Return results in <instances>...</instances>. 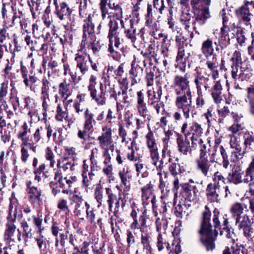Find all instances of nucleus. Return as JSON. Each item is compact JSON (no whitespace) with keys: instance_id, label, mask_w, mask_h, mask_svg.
<instances>
[{"instance_id":"61","label":"nucleus","mask_w":254,"mask_h":254,"mask_svg":"<svg viewBox=\"0 0 254 254\" xmlns=\"http://www.w3.org/2000/svg\"><path fill=\"white\" fill-rule=\"evenodd\" d=\"M45 157L47 160L50 161V167L53 168L56 163L54 160L55 156L51 148L49 147L46 148Z\"/></svg>"},{"instance_id":"42","label":"nucleus","mask_w":254,"mask_h":254,"mask_svg":"<svg viewBox=\"0 0 254 254\" xmlns=\"http://www.w3.org/2000/svg\"><path fill=\"white\" fill-rule=\"evenodd\" d=\"M83 32H86L88 33L94 34V25L92 23L91 14H89L87 19L84 20L83 25Z\"/></svg>"},{"instance_id":"34","label":"nucleus","mask_w":254,"mask_h":254,"mask_svg":"<svg viewBox=\"0 0 254 254\" xmlns=\"http://www.w3.org/2000/svg\"><path fill=\"white\" fill-rule=\"evenodd\" d=\"M59 94L64 100H66L72 94V89L70 87V84L67 83L64 80L59 85Z\"/></svg>"},{"instance_id":"64","label":"nucleus","mask_w":254,"mask_h":254,"mask_svg":"<svg viewBox=\"0 0 254 254\" xmlns=\"http://www.w3.org/2000/svg\"><path fill=\"white\" fill-rule=\"evenodd\" d=\"M157 230L160 231H165L168 226V221L166 219H160L158 218L156 221Z\"/></svg>"},{"instance_id":"57","label":"nucleus","mask_w":254,"mask_h":254,"mask_svg":"<svg viewBox=\"0 0 254 254\" xmlns=\"http://www.w3.org/2000/svg\"><path fill=\"white\" fill-rule=\"evenodd\" d=\"M230 110L228 106H224L218 110V114L219 115L218 122L222 123L224 119L229 116L230 114Z\"/></svg>"},{"instance_id":"39","label":"nucleus","mask_w":254,"mask_h":254,"mask_svg":"<svg viewBox=\"0 0 254 254\" xmlns=\"http://www.w3.org/2000/svg\"><path fill=\"white\" fill-rule=\"evenodd\" d=\"M232 217L233 219L243 216L244 214V207L243 204L240 202L234 203L230 209Z\"/></svg>"},{"instance_id":"47","label":"nucleus","mask_w":254,"mask_h":254,"mask_svg":"<svg viewBox=\"0 0 254 254\" xmlns=\"http://www.w3.org/2000/svg\"><path fill=\"white\" fill-rule=\"evenodd\" d=\"M56 119L58 121H63V119L66 120L68 118V112L66 108L64 110L61 104H59L57 107Z\"/></svg>"},{"instance_id":"19","label":"nucleus","mask_w":254,"mask_h":254,"mask_svg":"<svg viewBox=\"0 0 254 254\" xmlns=\"http://www.w3.org/2000/svg\"><path fill=\"white\" fill-rule=\"evenodd\" d=\"M16 230L15 224L6 223L3 240L6 244L15 242Z\"/></svg>"},{"instance_id":"58","label":"nucleus","mask_w":254,"mask_h":254,"mask_svg":"<svg viewBox=\"0 0 254 254\" xmlns=\"http://www.w3.org/2000/svg\"><path fill=\"white\" fill-rule=\"evenodd\" d=\"M24 40L26 43L27 45L30 48L32 51L36 50L39 48L36 41L32 39L30 35L26 34L24 37Z\"/></svg>"},{"instance_id":"5","label":"nucleus","mask_w":254,"mask_h":254,"mask_svg":"<svg viewBox=\"0 0 254 254\" xmlns=\"http://www.w3.org/2000/svg\"><path fill=\"white\" fill-rule=\"evenodd\" d=\"M56 6L55 13L66 30L69 29L68 21L70 20V15L73 10L65 2H58L57 0H54Z\"/></svg>"},{"instance_id":"10","label":"nucleus","mask_w":254,"mask_h":254,"mask_svg":"<svg viewBox=\"0 0 254 254\" xmlns=\"http://www.w3.org/2000/svg\"><path fill=\"white\" fill-rule=\"evenodd\" d=\"M136 108L138 113L144 119V122L149 123L151 120V116L147 108L146 97L143 90L136 92Z\"/></svg>"},{"instance_id":"16","label":"nucleus","mask_w":254,"mask_h":254,"mask_svg":"<svg viewBox=\"0 0 254 254\" xmlns=\"http://www.w3.org/2000/svg\"><path fill=\"white\" fill-rule=\"evenodd\" d=\"M196 164L197 170L204 177H210L212 174V165L207 157H199L196 160Z\"/></svg>"},{"instance_id":"13","label":"nucleus","mask_w":254,"mask_h":254,"mask_svg":"<svg viewBox=\"0 0 254 254\" xmlns=\"http://www.w3.org/2000/svg\"><path fill=\"white\" fill-rule=\"evenodd\" d=\"M182 193L186 199L193 201L197 199L200 193L197 185L190 183H182L180 185Z\"/></svg>"},{"instance_id":"54","label":"nucleus","mask_w":254,"mask_h":254,"mask_svg":"<svg viewBox=\"0 0 254 254\" xmlns=\"http://www.w3.org/2000/svg\"><path fill=\"white\" fill-rule=\"evenodd\" d=\"M107 92L110 94V99H114L116 101L117 108H118L119 106L121 103V100L118 97H117V91L115 90L114 86L111 87L110 85H108V87L107 86Z\"/></svg>"},{"instance_id":"25","label":"nucleus","mask_w":254,"mask_h":254,"mask_svg":"<svg viewBox=\"0 0 254 254\" xmlns=\"http://www.w3.org/2000/svg\"><path fill=\"white\" fill-rule=\"evenodd\" d=\"M214 84L211 88V95L215 103H219L222 100V86L220 81L214 82Z\"/></svg>"},{"instance_id":"1","label":"nucleus","mask_w":254,"mask_h":254,"mask_svg":"<svg viewBox=\"0 0 254 254\" xmlns=\"http://www.w3.org/2000/svg\"><path fill=\"white\" fill-rule=\"evenodd\" d=\"M213 222L214 229L210 223L211 211L206 205L205 210L202 212L200 229L198 234L200 235L199 240L207 251H212L215 248V241L218 235L217 229H221L220 222L218 219L219 212L215 209L213 211Z\"/></svg>"},{"instance_id":"21","label":"nucleus","mask_w":254,"mask_h":254,"mask_svg":"<svg viewBox=\"0 0 254 254\" xmlns=\"http://www.w3.org/2000/svg\"><path fill=\"white\" fill-rule=\"evenodd\" d=\"M75 61L76 63V67L79 69L83 75L88 71L90 64L92 63L90 59L88 61L84 56L79 54L76 55Z\"/></svg>"},{"instance_id":"48","label":"nucleus","mask_w":254,"mask_h":254,"mask_svg":"<svg viewBox=\"0 0 254 254\" xmlns=\"http://www.w3.org/2000/svg\"><path fill=\"white\" fill-rule=\"evenodd\" d=\"M129 171L127 169L123 168L122 170L119 173V175L121 179L122 183L127 188H130L129 176L128 175Z\"/></svg>"},{"instance_id":"60","label":"nucleus","mask_w":254,"mask_h":254,"mask_svg":"<svg viewBox=\"0 0 254 254\" xmlns=\"http://www.w3.org/2000/svg\"><path fill=\"white\" fill-rule=\"evenodd\" d=\"M38 80V78L35 75H30L28 78V82H30L31 83L30 86V89L35 93L39 91V86L37 84Z\"/></svg>"},{"instance_id":"46","label":"nucleus","mask_w":254,"mask_h":254,"mask_svg":"<svg viewBox=\"0 0 254 254\" xmlns=\"http://www.w3.org/2000/svg\"><path fill=\"white\" fill-rule=\"evenodd\" d=\"M127 195H128V193L124 192L123 193L124 197H122L121 194H119V197H118L117 200H115L114 202L115 207L114 211V213L115 215H116V214L118 212L121 206L122 208L124 209L126 203V200H125V198Z\"/></svg>"},{"instance_id":"40","label":"nucleus","mask_w":254,"mask_h":254,"mask_svg":"<svg viewBox=\"0 0 254 254\" xmlns=\"http://www.w3.org/2000/svg\"><path fill=\"white\" fill-rule=\"evenodd\" d=\"M148 100H161V97L162 95V89L161 86H157L153 89L152 91L149 90L147 92Z\"/></svg>"},{"instance_id":"2","label":"nucleus","mask_w":254,"mask_h":254,"mask_svg":"<svg viewBox=\"0 0 254 254\" xmlns=\"http://www.w3.org/2000/svg\"><path fill=\"white\" fill-rule=\"evenodd\" d=\"M99 6L103 24L109 20L108 23L109 29L107 36L109 40L108 52L114 60L119 61L121 58V54L118 50L121 46L122 41L120 37V32L118 31L119 29V23L117 19L113 17V15H109L108 8L105 7V5L103 7L99 3Z\"/></svg>"},{"instance_id":"43","label":"nucleus","mask_w":254,"mask_h":254,"mask_svg":"<svg viewBox=\"0 0 254 254\" xmlns=\"http://www.w3.org/2000/svg\"><path fill=\"white\" fill-rule=\"evenodd\" d=\"M107 197V202L108 204L109 211H112L113 207V204L116 200H117V196L114 193L111 189L106 188L105 189Z\"/></svg>"},{"instance_id":"36","label":"nucleus","mask_w":254,"mask_h":254,"mask_svg":"<svg viewBox=\"0 0 254 254\" xmlns=\"http://www.w3.org/2000/svg\"><path fill=\"white\" fill-rule=\"evenodd\" d=\"M214 151L215 152L212 153V156H215L217 153L220 154L223 159V167L225 169L227 168L229 165V161L228 160V156L223 146H214Z\"/></svg>"},{"instance_id":"44","label":"nucleus","mask_w":254,"mask_h":254,"mask_svg":"<svg viewBox=\"0 0 254 254\" xmlns=\"http://www.w3.org/2000/svg\"><path fill=\"white\" fill-rule=\"evenodd\" d=\"M170 174L174 177L185 172V170L183 167H181L178 163H172L169 167Z\"/></svg>"},{"instance_id":"56","label":"nucleus","mask_w":254,"mask_h":254,"mask_svg":"<svg viewBox=\"0 0 254 254\" xmlns=\"http://www.w3.org/2000/svg\"><path fill=\"white\" fill-rule=\"evenodd\" d=\"M20 225L23 231V238H24V241H25L26 239H27L31 235V229L29 226V225L25 219L22 220L20 222Z\"/></svg>"},{"instance_id":"49","label":"nucleus","mask_w":254,"mask_h":254,"mask_svg":"<svg viewBox=\"0 0 254 254\" xmlns=\"http://www.w3.org/2000/svg\"><path fill=\"white\" fill-rule=\"evenodd\" d=\"M95 39V34L88 33L86 32H83L82 39L81 43V47L84 49L87 45L92 42Z\"/></svg>"},{"instance_id":"28","label":"nucleus","mask_w":254,"mask_h":254,"mask_svg":"<svg viewBox=\"0 0 254 254\" xmlns=\"http://www.w3.org/2000/svg\"><path fill=\"white\" fill-rule=\"evenodd\" d=\"M136 30L134 26V21L133 19H131L128 21V27H126L124 31L126 37L134 44H135L136 40Z\"/></svg>"},{"instance_id":"32","label":"nucleus","mask_w":254,"mask_h":254,"mask_svg":"<svg viewBox=\"0 0 254 254\" xmlns=\"http://www.w3.org/2000/svg\"><path fill=\"white\" fill-rule=\"evenodd\" d=\"M146 226V216L143 213L139 214L137 218L133 220V222L130 225L131 229H139L141 232H143L144 228Z\"/></svg>"},{"instance_id":"62","label":"nucleus","mask_w":254,"mask_h":254,"mask_svg":"<svg viewBox=\"0 0 254 254\" xmlns=\"http://www.w3.org/2000/svg\"><path fill=\"white\" fill-rule=\"evenodd\" d=\"M157 247L158 251L160 252L162 251L164 247H166L167 249L169 250L170 248L169 244L163 240L161 234H159L157 238Z\"/></svg>"},{"instance_id":"14","label":"nucleus","mask_w":254,"mask_h":254,"mask_svg":"<svg viewBox=\"0 0 254 254\" xmlns=\"http://www.w3.org/2000/svg\"><path fill=\"white\" fill-rule=\"evenodd\" d=\"M187 127L188 124L185 122L181 127V132L185 136L188 137L190 135H191V137L200 138L203 133V128L201 125L197 122H193L190 124L188 130H187Z\"/></svg>"},{"instance_id":"31","label":"nucleus","mask_w":254,"mask_h":254,"mask_svg":"<svg viewBox=\"0 0 254 254\" xmlns=\"http://www.w3.org/2000/svg\"><path fill=\"white\" fill-rule=\"evenodd\" d=\"M21 128V131L17 134V137L21 140V146L27 145L29 144L28 141H30V138L27 135L28 133L31 132L30 128L25 122L23 123Z\"/></svg>"},{"instance_id":"45","label":"nucleus","mask_w":254,"mask_h":254,"mask_svg":"<svg viewBox=\"0 0 254 254\" xmlns=\"http://www.w3.org/2000/svg\"><path fill=\"white\" fill-rule=\"evenodd\" d=\"M85 94H78L76 96L73 107L77 114H80L83 111V109L81 107V103L85 101Z\"/></svg>"},{"instance_id":"17","label":"nucleus","mask_w":254,"mask_h":254,"mask_svg":"<svg viewBox=\"0 0 254 254\" xmlns=\"http://www.w3.org/2000/svg\"><path fill=\"white\" fill-rule=\"evenodd\" d=\"M178 151L184 155H191L190 142L188 137H184L180 133L177 134L176 139Z\"/></svg>"},{"instance_id":"7","label":"nucleus","mask_w":254,"mask_h":254,"mask_svg":"<svg viewBox=\"0 0 254 254\" xmlns=\"http://www.w3.org/2000/svg\"><path fill=\"white\" fill-rule=\"evenodd\" d=\"M235 225L239 231L243 232L244 236L249 240L254 238V229L250 224V220L247 214L234 219Z\"/></svg>"},{"instance_id":"12","label":"nucleus","mask_w":254,"mask_h":254,"mask_svg":"<svg viewBox=\"0 0 254 254\" xmlns=\"http://www.w3.org/2000/svg\"><path fill=\"white\" fill-rule=\"evenodd\" d=\"M146 142L150 152V156L152 161V164L157 166L159 156L158 151L157 143L153 132L150 130L145 135Z\"/></svg>"},{"instance_id":"23","label":"nucleus","mask_w":254,"mask_h":254,"mask_svg":"<svg viewBox=\"0 0 254 254\" xmlns=\"http://www.w3.org/2000/svg\"><path fill=\"white\" fill-rule=\"evenodd\" d=\"M143 69L138 65H134L131 64V68L129 71L130 78H131V86H133L140 80L143 73Z\"/></svg>"},{"instance_id":"35","label":"nucleus","mask_w":254,"mask_h":254,"mask_svg":"<svg viewBox=\"0 0 254 254\" xmlns=\"http://www.w3.org/2000/svg\"><path fill=\"white\" fill-rule=\"evenodd\" d=\"M17 213V206H14L12 202H10L8 206V214L6 217V223L15 224Z\"/></svg>"},{"instance_id":"33","label":"nucleus","mask_w":254,"mask_h":254,"mask_svg":"<svg viewBox=\"0 0 254 254\" xmlns=\"http://www.w3.org/2000/svg\"><path fill=\"white\" fill-rule=\"evenodd\" d=\"M233 148H235V151L232 152V158L234 162H237L242 159L246 154V148L242 150V147L238 143H233L231 144Z\"/></svg>"},{"instance_id":"52","label":"nucleus","mask_w":254,"mask_h":254,"mask_svg":"<svg viewBox=\"0 0 254 254\" xmlns=\"http://www.w3.org/2000/svg\"><path fill=\"white\" fill-rule=\"evenodd\" d=\"M135 167L137 176H141L143 178L148 176L146 167L143 164L138 162L135 164Z\"/></svg>"},{"instance_id":"50","label":"nucleus","mask_w":254,"mask_h":254,"mask_svg":"<svg viewBox=\"0 0 254 254\" xmlns=\"http://www.w3.org/2000/svg\"><path fill=\"white\" fill-rule=\"evenodd\" d=\"M42 85L41 87V93L43 98L49 97V91L50 89V83L46 78L42 79L41 81Z\"/></svg>"},{"instance_id":"37","label":"nucleus","mask_w":254,"mask_h":254,"mask_svg":"<svg viewBox=\"0 0 254 254\" xmlns=\"http://www.w3.org/2000/svg\"><path fill=\"white\" fill-rule=\"evenodd\" d=\"M25 36V35L24 33L18 34L14 33L12 35V37L13 38V43L14 44V48L13 51L11 53L13 57H15V52H18L21 50V47L20 45V43L23 41Z\"/></svg>"},{"instance_id":"4","label":"nucleus","mask_w":254,"mask_h":254,"mask_svg":"<svg viewBox=\"0 0 254 254\" xmlns=\"http://www.w3.org/2000/svg\"><path fill=\"white\" fill-rule=\"evenodd\" d=\"M252 172H254V161L252 163H250L247 168L244 179H243L244 171L239 166L233 168L232 171L229 173L227 179L229 183L235 185L247 183L249 182L248 178L252 177V176H250V175Z\"/></svg>"},{"instance_id":"55","label":"nucleus","mask_w":254,"mask_h":254,"mask_svg":"<svg viewBox=\"0 0 254 254\" xmlns=\"http://www.w3.org/2000/svg\"><path fill=\"white\" fill-rule=\"evenodd\" d=\"M79 14L81 17H86L88 14L87 1L89 0H79Z\"/></svg>"},{"instance_id":"6","label":"nucleus","mask_w":254,"mask_h":254,"mask_svg":"<svg viewBox=\"0 0 254 254\" xmlns=\"http://www.w3.org/2000/svg\"><path fill=\"white\" fill-rule=\"evenodd\" d=\"M253 9H254V1L245 0L244 4L235 9V12L236 16L239 20L243 22L246 26L251 25V21L253 15L252 13Z\"/></svg>"},{"instance_id":"8","label":"nucleus","mask_w":254,"mask_h":254,"mask_svg":"<svg viewBox=\"0 0 254 254\" xmlns=\"http://www.w3.org/2000/svg\"><path fill=\"white\" fill-rule=\"evenodd\" d=\"M192 94L177 95L175 105L179 110H181L186 119L190 118V114L192 107Z\"/></svg>"},{"instance_id":"11","label":"nucleus","mask_w":254,"mask_h":254,"mask_svg":"<svg viewBox=\"0 0 254 254\" xmlns=\"http://www.w3.org/2000/svg\"><path fill=\"white\" fill-rule=\"evenodd\" d=\"M189 77L190 75L188 73L185 74L184 76H175L174 85L176 95L192 94L190 88Z\"/></svg>"},{"instance_id":"22","label":"nucleus","mask_w":254,"mask_h":254,"mask_svg":"<svg viewBox=\"0 0 254 254\" xmlns=\"http://www.w3.org/2000/svg\"><path fill=\"white\" fill-rule=\"evenodd\" d=\"M178 47L177 62L185 64L186 60H188L191 55L190 51L187 44L184 45L182 43V45L181 44Z\"/></svg>"},{"instance_id":"15","label":"nucleus","mask_w":254,"mask_h":254,"mask_svg":"<svg viewBox=\"0 0 254 254\" xmlns=\"http://www.w3.org/2000/svg\"><path fill=\"white\" fill-rule=\"evenodd\" d=\"M102 130L105 132L99 136L97 138L99 146L102 149L109 148L108 146H110V149L113 151L114 146L113 144L111 145L113 142L112 129L111 128L105 127L102 128Z\"/></svg>"},{"instance_id":"20","label":"nucleus","mask_w":254,"mask_h":254,"mask_svg":"<svg viewBox=\"0 0 254 254\" xmlns=\"http://www.w3.org/2000/svg\"><path fill=\"white\" fill-rule=\"evenodd\" d=\"M69 200L75 204L74 210L75 215L79 218L81 220H84V212L83 208L81 207V204L83 202V198L81 196H79L77 194H73L69 197Z\"/></svg>"},{"instance_id":"38","label":"nucleus","mask_w":254,"mask_h":254,"mask_svg":"<svg viewBox=\"0 0 254 254\" xmlns=\"http://www.w3.org/2000/svg\"><path fill=\"white\" fill-rule=\"evenodd\" d=\"M210 17L208 8H204L199 14L196 15L194 18V24L195 23H197L199 25H202L205 23L206 20Z\"/></svg>"},{"instance_id":"59","label":"nucleus","mask_w":254,"mask_h":254,"mask_svg":"<svg viewBox=\"0 0 254 254\" xmlns=\"http://www.w3.org/2000/svg\"><path fill=\"white\" fill-rule=\"evenodd\" d=\"M37 246L40 252H45L47 250V244L46 238L43 236H40L35 239Z\"/></svg>"},{"instance_id":"3","label":"nucleus","mask_w":254,"mask_h":254,"mask_svg":"<svg viewBox=\"0 0 254 254\" xmlns=\"http://www.w3.org/2000/svg\"><path fill=\"white\" fill-rule=\"evenodd\" d=\"M200 50L206 58V65L211 72L212 77L215 80L218 77L219 72L216 55L214 53L212 40L208 38L203 41Z\"/></svg>"},{"instance_id":"9","label":"nucleus","mask_w":254,"mask_h":254,"mask_svg":"<svg viewBox=\"0 0 254 254\" xmlns=\"http://www.w3.org/2000/svg\"><path fill=\"white\" fill-rule=\"evenodd\" d=\"M88 90L90 92L91 98L98 106H103L106 104L107 85L106 84H100L99 91L92 85H88Z\"/></svg>"},{"instance_id":"18","label":"nucleus","mask_w":254,"mask_h":254,"mask_svg":"<svg viewBox=\"0 0 254 254\" xmlns=\"http://www.w3.org/2000/svg\"><path fill=\"white\" fill-rule=\"evenodd\" d=\"M99 3L103 7L105 5V7H108L110 9L114 10L113 17H115L117 19L123 18V9L120 3L114 2L113 0H100Z\"/></svg>"},{"instance_id":"24","label":"nucleus","mask_w":254,"mask_h":254,"mask_svg":"<svg viewBox=\"0 0 254 254\" xmlns=\"http://www.w3.org/2000/svg\"><path fill=\"white\" fill-rule=\"evenodd\" d=\"M219 188L216 184L209 183L206 189V195L208 199L218 202L219 196Z\"/></svg>"},{"instance_id":"53","label":"nucleus","mask_w":254,"mask_h":254,"mask_svg":"<svg viewBox=\"0 0 254 254\" xmlns=\"http://www.w3.org/2000/svg\"><path fill=\"white\" fill-rule=\"evenodd\" d=\"M196 73L195 74V78L198 80H209L210 73H207V69L202 68L199 69L197 67L195 69Z\"/></svg>"},{"instance_id":"51","label":"nucleus","mask_w":254,"mask_h":254,"mask_svg":"<svg viewBox=\"0 0 254 254\" xmlns=\"http://www.w3.org/2000/svg\"><path fill=\"white\" fill-rule=\"evenodd\" d=\"M44 131L45 129H43L42 127H40L36 128L33 135V139H32V141H34L35 143H38L41 139H44L46 137Z\"/></svg>"},{"instance_id":"27","label":"nucleus","mask_w":254,"mask_h":254,"mask_svg":"<svg viewBox=\"0 0 254 254\" xmlns=\"http://www.w3.org/2000/svg\"><path fill=\"white\" fill-rule=\"evenodd\" d=\"M245 100L248 105L250 114L254 117V85H251L247 88Z\"/></svg>"},{"instance_id":"30","label":"nucleus","mask_w":254,"mask_h":254,"mask_svg":"<svg viewBox=\"0 0 254 254\" xmlns=\"http://www.w3.org/2000/svg\"><path fill=\"white\" fill-rule=\"evenodd\" d=\"M141 190L142 203L143 205H147L149 202L150 198L154 195L153 186L151 184V182L147 183L145 186L142 187Z\"/></svg>"},{"instance_id":"41","label":"nucleus","mask_w":254,"mask_h":254,"mask_svg":"<svg viewBox=\"0 0 254 254\" xmlns=\"http://www.w3.org/2000/svg\"><path fill=\"white\" fill-rule=\"evenodd\" d=\"M151 237L149 234L144 233V231L141 232V243L143 246V250H146L147 252L151 253L152 248L150 246Z\"/></svg>"},{"instance_id":"63","label":"nucleus","mask_w":254,"mask_h":254,"mask_svg":"<svg viewBox=\"0 0 254 254\" xmlns=\"http://www.w3.org/2000/svg\"><path fill=\"white\" fill-rule=\"evenodd\" d=\"M102 188L100 186H98L95 190V198L98 203V207H99L102 205V202L103 198V194L102 190Z\"/></svg>"},{"instance_id":"29","label":"nucleus","mask_w":254,"mask_h":254,"mask_svg":"<svg viewBox=\"0 0 254 254\" xmlns=\"http://www.w3.org/2000/svg\"><path fill=\"white\" fill-rule=\"evenodd\" d=\"M96 122L85 121L83 124V129H79L77 132V137L81 140V142L84 144L86 141V135L87 132L91 130L93 127L94 124Z\"/></svg>"},{"instance_id":"26","label":"nucleus","mask_w":254,"mask_h":254,"mask_svg":"<svg viewBox=\"0 0 254 254\" xmlns=\"http://www.w3.org/2000/svg\"><path fill=\"white\" fill-rule=\"evenodd\" d=\"M27 192L28 199L32 204H39L41 201L42 190L40 188L37 187H32L27 190Z\"/></svg>"}]
</instances>
